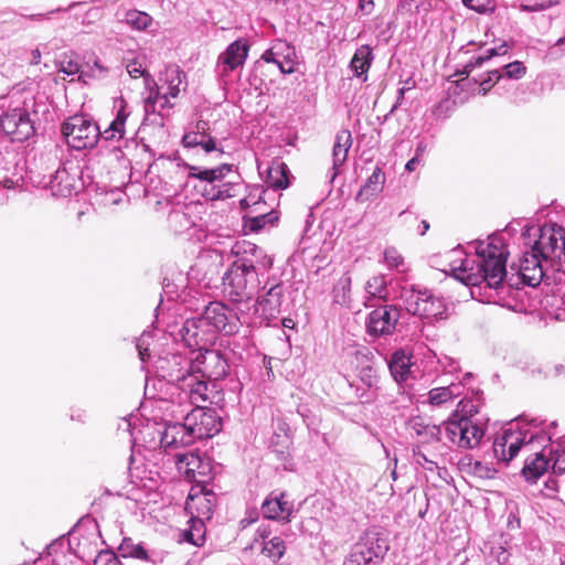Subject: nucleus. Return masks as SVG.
Here are the masks:
<instances>
[{
  "label": "nucleus",
  "mask_w": 565,
  "mask_h": 565,
  "mask_svg": "<svg viewBox=\"0 0 565 565\" xmlns=\"http://www.w3.org/2000/svg\"><path fill=\"white\" fill-rule=\"evenodd\" d=\"M477 413H478V405L475 404V402L465 399V398L458 403L457 411L455 412V414H457L459 416H467L470 418H473V416Z\"/></svg>",
  "instance_id": "09e8293b"
},
{
  "label": "nucleus",
  "mask_w": 565,
  "mask_h": 565,
  "mask_svg": "<svg viewBox=\"0 0 565 565\" xmlns=\"http://www.w3.org/2000/svg\"><path fill=\"white\" fill-rule=\"evenodd\" d=\"M186 168L189 177L199 181L195 188L206 200L217 201L235 198L245 188L233 164L223 163L212 169L199 166H186Z\"/></svg>",
  "instance_id": "39448f33"
},
{
  "label": "nucleus",
  "mask_w": 565,
  "mask_h": 565,
  "mask_svg": "<svg viewBox=\"0 0 565 565\" xmlns=\"http://www.w3.org/2000/svg\"><path fill=\"white\" fill-rule=\"evenodd\" d=\"M0 129L12 141H24L34 134L33 121L28 109L20 104L0 99Z\"/></svg>",
  "instance_id": "9d476101"
},
{
  "label": "nucleus",
  "mask_w": 565,
  "mask_h": 565,
  "mask_svg": "<svg viewBox=\"0 0 565 565\" xmlns=\"http://www.w3.org/2000/svg\"><path fill=\"white\" fill-rule=\"evenodd\" d=\"M94 565H128L120 562L117 555L109 551L98 553L94 561Z\"/></svg>",
  "instance_id": "3c124183"
},
{
  "label": "nucleus",
  "mask_w": 565,
  "mask_h": 565,
  "mask_svg": "<svg viewBox=\"0 0 565 565\" xmlns=\"http://www.w3.org/2000/svg\"><path fill=\"white\" fill-rule=\"evenodd\" d=\"M508 51L509 46L505 42H503L501 45L497 47L488 49L483 54L471 57V60L466 64L465 71L466 73L469 74L475 68L481 67L486 62H488L492 57L505 55Z\"/></svg>",
  "instance_id": "c9c22d12"
},
{
  "label": "nucleus",
  "mask_w": 565,
  "mask_h": 565,
  "mask_svg": "<svg viewBox=\"0 0 565 565\" xmlns=\"http://www.w3.org/2000/svg\"><path fill=\"white\" fill-rule=\"evenodd\" d=\"M401 297L406 303V310L419 316L428 322L447 319L448 305L444 299L435 297L427 289L403 288Z\"/></svg>",
  "instance_id": "6e6552de"
},
{
  "label": "nucleus",
  "mask_w": 565,
  "mask_h": 565,
  "mask_svg": "<svg viewBox=\"0 0 565 565\" xmlns=\"http://www.w3.org/2000/svg\"><path fill=\"white\" fill-rule=\"evenodd\" d=\"M286 551L285 542L279 536H274L269 541L264 543L262 553L266 555L267 557L278 561L282 557Z\"/></svg>",
  "instance_id": "ea45409f"
},
{
  "label": "nucleus",
  "mask_w": 565,
  "mask_h": 565,
  "mask_svg": "<svg viewBox=\"0 0 565 565\" xmlns=\"http://www.w3.org/2000/svg\"><path fill=\"white\" fill-rule=\"evenodd\" d=\"M195 372L202 375L207 384V380H217L227 374L228 364L225 359L216 351H205L194 359Z\"/></svg>",
  "instance_id": "2eb2a0df"
},
{
  "label": "nucleus",
  "mask_w": 565,
  "mask_h": 565,
  "mask_svg": "<svg viewBox=\"0 0 565 565\" xmlns=\"http://www.w3.org/2000/svg\"><path fill=\"white\" fill-rule=\"evenodd\" d=\"M401 318V309L395 305H381L365 318V332L372 339L386 338L394 334Z\"/></svg>",
  "instance_id": "f8f14e48"
},
{
  "label": "nucleus",
  "mask_w": 565,
  "mask_h": 565,
  "mask_svg": "<svg viewBox=\"0 0 565 565\" xmlns=\"http://www.w3.org/2000/svg\"><path fill=\"white\" fill-rule=\"evenodd\" d=\"M374 56L370 45H361L356 49L350 62V68L358 77L365 75L370 70Z\"/></svg>",
  "instance_id": "473e14b6"
},
{
  "label": "nucleus",
  "mask_w": 565,
  "mask_h": 565,
  "mask_svg": "<svg viewBox=\"0 0 565 565\" xmlns=\"http://www.w3.org/2000/svg\"><path fill=\"white\" fill-rule=\"evenodd\" d=\"M352 146V135L350 130H340L334 140L332 149V167L327 173L330 182L332 183L339 174L340 167L344 164L348 159L349 150Z\"/></svg>",
  "instance_id": "4be33fe9"
},
{
  "label": "nucleus",
  "mask_w": 565,
  "mask_h": 565,
  "mask_svg": "<svg viewBox=\"0 0 565 565\" xmlns=\"http://www.w3.org/2000/svg\"><path fill=\"white\" fill-rule=\"evenodd\" d=\"M277 216L274 212L264 213L252 217V230L258 231L263 228L267 223H273Z\"/></svg>",
  "instance_id": "864d4df0"
},
{
  "label": "nucleus",
  "mask_w": 565,
  "mask_h": 565,
  "mask_svg": "<svg viewBox=\"0 0 565 565\" xmlns=\"http://www.w3.org/2000/svg\"><path fill=\"white\" fill-rule=\"evenodd\" d=\"M526 74V67L520 61H514L512 63L505 64L502 67V71L492 70L489 72L490 81H494V83L499 82L501 78L505 77L509 79H520Z\"/></svg>",
  "instance_id": "f704fd0d"
},
{
  "label": "nucleus",
  "mask_w": 565,
  "mask_h": 565,
  "mask_svg": "<svg viewBox=\"0 0 565 565\" xmlns=\"http://www.w3.org/2000/svg\"><path fill=\"white\" fill-rule=\"evenodd\" d=\"M388 367L396 382H406L413 375L414 363L412 356L399 350L393 353Z\"/></svg>",
  "instance_id": "cd10ccee"
},
{
  "label": "nucleus",
  "mask_w": 565,
  "mask_h": 565,
  "mask_svg": "<svg viewBox=\"0 0 565 565\" xmlns=\"http://www.w3.org/2000/svg\"><path fill=\"white\" fill-rule=\"evenodd\" d=\"M260 511L265 519L289 522L294 503L287 500L284 492H273L262 503Z\"/></svg>",
  "instance_id": "6ab92c4d"
},
{
  "label": "nucleus",
  "mask_w": 565,
  "mask_h": 565,
  "mask_svg": "<svg viewBox=\"0 0 565 565\" xmlns=\"http://www.w3.org/2000/svg\"><path fill=\"white\" fill-rule=\"evenodd\" d=\"M365 292L367 294V299L365 301L366 307H372L370 303L371 299H379L382 301H387L390 297V291L387 288V278L385 275H374L367 279L365 282Z\"/></svg>",
  "instance_id": "7c9ffc66"
},
{
  "label": "nucleus",
  "mask_w": 565,
  "mask_h": 565,
  "mask_svg": "<svg viewBox=\"0 0 565 565\" xmlns=\"http://www.w3.org/2000/svg\"><path fill=\"white\" fill-rule=\"evenodd\" d=\"M448 107V100H444L441 103H439L433 110V113L437 116H440L441 111L444 110V108H447Z\"/></svg>",
  "instance_id": "774afa93"
},
{
  "label": "nucleus",
  "mask_w": 565,
  "mask_h": 565,
  "mask_svg": "<svg viewBox=\"0 0 565 565\" xmlns=\"http://www.w3.org/2000/svg\"><path fill=\"white\" fill-rule=\"evenodd\" d=\"M151 339L150 333H142V335L137 340L136 348L138 350L139 358L142 362H146L150 359L149 352V340Z\"/></svg>",
  "instance_id": "8fccbe9b"
},
{
  "label": "nucleus",
  "mask_w": 565,
  "mask_h": 565,
  "mask_svg": "<svg viewBox=\"0 0 565 565\" xmlns=\"http://www.w3.org/2000/svg\"><path fill=\"white\" fill-rule=\"evenodd\" d=\"M548 455L551 458H548L550 461H553L552 463V470L554 473L562 475L565 472V450L564 449H551L548 451Z\"/></svg>",
  "instance_id": "a18cd8bd"
},
{
  "label": "nucleus",
  "mask_w": 565,
  "mask_h": 565,
  "mask_svg": "<svg viewBox=\"0 0 565 565\" xmlns=\"http://www.w3.org/2000/svg\"><path fill=\"white\" fill-rule=\"evenodd\" d=\"M470 9L478 12L492 11L494 6L491 0H462Z\"/></svg>",
  "instance_id": "5fc2aeb1"
},
{
  "label": "nucleus",
  "mask_w": 565,
  "mask_h": 565,
  "mask_svg": "<svg viewBox=\"0 0 565 565\" xmlns=\"http://www.w3.org/2000/svg\"><path fill=\"white\" fill-rule=\"evenodd\" d=\"M412 428L416 431L417 435L425 434L436 440H440L443 436V424L440 426L436 425H424L417 420L412 424Z\"/></svg>",
  "instance_id": "c03bdc74"
},
{
  "label": "nucleus",
  "mask_w": 565,
  "mask_h": 565,
  "mask_svg": "<svg viewBox=\"0 0 565 565\" xmlns=\"http://www.w3.org/2000/svg\"><path fill=\"white\" fill-rule=\"evenodd\" d=\"M473 255H467L461 247L446 253L448 268L443 270L467 286H482L484 290L495 291L504 288L507 276V250L503 239L499 236H489L487 241H479L472 245Z\"/></svg>",
  "instance_id": "f257e3e1"
},
{
  "label": "nucleus",
  "mask_w": 565,
  "mask_h": 565,
  "mask_svg": "<svg viewBox=\"0 0 565 565\" xmlns=\"http://www.w3.org/2000/svg\"><path fill=\"white\" fill-rule=\"evenodd\" d=\"M472 472L480 478H492L495 473V470L489 467L487 463L481 461H475L472 465Z\"/></svg>",
  "instance_id": "6e6d98bb"
},
{
  "label": "nucleus",
  "mask_w": 565,
  "mask_h": 565,
  "mask_svg": "<svg viewBox=\"0 0 565 565\" xmlns=\"http://www.w3.org/2000/svg\"><path fill=\"white\" fill-rule=\"evenodd\" d=\"M462 394L461 383H451L448 386L431 388L428 392V403L433 406H443Z\"/></svg>",
  "instance_id": "c756f323"
},
{
  "label": "nucleus",
  "mask_w": 565,
  "mask_h": 565,
  "mask_svg": "<svg viewBox=\"0 0 565 565\" xmlns=\"http://www.w3.org/2000/svg\"><path fill=\"white\" fill-rule=\"evenodd\" d=\"M535 236H539L537 250L553 268L565 274V230L556 225L539 227L526 224L523 227L524 239Z\"/></svg>",
  "instance_id": "0eeeda50"
},
{
  "label": "nucleus",
  "mask_w": 565,
  "mask_h": 565,
  "mask_svg": "<svg viewBox=\"0 0 565 565\" xmlns=\"http://www.w3.org/2000/svg\"><path fill=\"white\" fill-rule=\"evenodd\" d=\"M374 0H359V10L365 14L370 15L374 10Z\"/></svg>",
  "instance_id": "052dcab7"
},
{
  "label": "nucleus",
  "mask_w": 565,
  "mask_h": 565,
  "mask_svg": "<svg viewBox=\"0 0 565 565\" xmlns=\"http://www.w3.org/2000/svg\"><path fill=\"white\" fill-rule=\"evenodd\" d=\"M49 180L45 181L52 194L55 196H70L74 190V178L67 172L65 168L58 167L54 173L50 174Z\"/></svg>",
  "instance_id": "bb28decb"
},
{
  "label": "nucleus",
  "mask_w": 565,
  "mask_h": 565,
  "mask_svg": "<svg viewBox=\"0 0 565 565\" xmlns=\"http://www.w3.org/2000/svg\"><path fill=\"white\" fill-rule=\"evenodd\" d=\"M145 89L147 94L145 97L146 114H160L161 110L173 107V104L152 76L146 75Z\"/></svg>",
  "instance_id": "5701e85b"
},
{
  "label": "nucleus",
  "mask_w": 565,
  "mask_h": 565,
  "mask_svg": "<svg viewBox=\"0 0 565 565\" xmlns=\"http://www.w3.org/2000/svg\"><path fill=\"white\" fill-rule=\"evenodd\" d=\"M210 129V126H209V122L205 121V120H199L194 128L192 130H194L195 132H203L204 135H210L207 131Z\"/></svg>",
  "instance_id": "e2e57ef3"
},
{
  "label": "nucleus",
  "mask_w": 565,
  "mask_h": 565,
  "mask_svg": "<svg viewBox=\"0 0 565 565\" xmlns=\"http://www.w3.org/2000/svg\"><path fill=\"white\" fill-rule=\"evenodd\" d=\"M278 67L282 74H291L296 71V51L295 47L285 42V47L280 49Z\"/></svg>",
  "instance_id": "58836bf2"
},
{
  "label": "nucleus",
  "mask_w": 565,
  "mask_h": 565,
  "mask_svg": "<svg viewBox=\"0 0 565 565\" xmlns=\"http://www.w3.org/2000/svg\"><path fill=\"white\" fill-rule=\"evenodd\" d=\"M120 555L124 558H135L147 562L149 559L148 552L140 543H135L131 539H124L119 546Z\"/></svg>",
  "instance_id": "4c0bfd02"
},
{
  "label": "nucleus",
  "mask_w": 565,
  "mask_h": 565,
  "mask_svg": "<svg viewBox=\"0 0 565 565\" xmlns=\"http://www.w3.org/2000/svg\"><path fill=\"white\" fill-rule=\"evenodd\" d=\"M250 256L237 258L223 275L224 292L235 305V315L239 323H249L252 309L257 311V306L252 303L257 292L262 269L267 270L273 265V259L264 250L254 244H248L245 254Z\"/></svg>",
  "instance_id": "f03ea898"
},
{
  "label": "nucleus",
  "mask_w": 565,
  "mask_h": 565,
  "mask_svg": "<svg viewBox=\"0 0 565 565\" xmlns=\"http://www.w3.org/2000/svg\"><path fill=\"white\" fill-rule=\"evenodd\" d=\"M248 51L249 46L246 41L236 40L231 43L217 60L222 74L226 75L228 72L243 66L247 58Z\"/></svg>",
  "instance_id": "412c9836"
},
{
  "label": "nucleus",
  "mask_w": 565,
  "mask_h": 565,
  "mask_svg": "<svg viewBox=\"0 0 565 565\" xmlns=\"http://www.w3.org/2000/svg\"><path fill=\"white\" fill-rule=\"evenodd\" d=\"M266 183L275 190H284L289 185L288 169L284 162H276L269 167Z\"/></svg>",
  "instance_id": "72a5a7b5"
},
{
  "label": "nucleus",
  "mask_w": 565,
  "mask_h": 565,
  "mask_svg": "<svg viewBox=\"0 0 565 565\" xmlns=\"http://www.w3.org/2000/svg\"><path fill=\"white\" fill-rule=\"evenodd\" d=\"M215 507V495L203 488H192L185 502V510L200 521L210 520Z\"/></svg>",
  "instance_id": "a211bd4d"
},
{
  "label": "nucleus",
  "mask_w": 565,
  "mask_h": 565,
  "mask_svg": "<svg viewBox=\"0 0 565 565\" xmlns=\"http://www.w3.org/2000/svg\"><path fill=\"white\" fill-rule=\"evenodd\" d=\"M282 302V286L281 284H276L269 287L266 294L256 300H252V303L257 306V311L254 312L252 309V315L249 316V323L252 322L253 316L259 313L260 318L269 323V321L278 316L280 312V307Z\"/></svg>",
  "instance_id": "dca6fc26"
},
{
  "label": "nucleus",
  "mask_w": 565,
  "mask_h": 565,
  "mask_svg": "<svg viewBox=\"0 0 565 565\" xmlns=\"http://www.w3.org/2000/svg\"><path fill=\"white\" fill-rule=\"evenodd\" d=\"M383 554L382 547L373 541L358 543L352 548L343 565H371Z\"/></svg>",
  "instance_id": "a878e982"
},
{
  "label": "nucleus",
  "mask_w": 565,
  "mask_h": 565,
  "mask_svg": "<svg viewBox=\"0 0 565 565\" xmlns=\"http://www.w3.org/2000/svg\"><path fill=\"white\" fill-rule=\"evenodd\" d=\"M547 6L544 3L539 2L537 0H524L520 8L522 11H540L545 9Z\"/></svg>",
  "instance_id": "13d9d810"
},
{
  "label": "nucleus",
  "mask_w": 565,
  "mask_h": 565,
  "mask_svg": "<svg viewBox=\"0 0 565 565\" xmlns=\"http://www.w3.org/2000/svg\"><path fill=\"white\" fill-rule=\"evenodd\" d=\"M182 145L185 148H195L200 146L206 153L216 152L217 158L223 154V150L217 148L216 141L211 137V135L195 132L194 130H189L183 135Z\"/></svg>",
  "instance_id": "c85d7f7f"
},
{
  "label": "nucleus",
  "mask_w": 565,
  "mask_h": 565,
  "mask_svg": "<svg viewBox=\"0 0 565 565\" xmlns=\"http://www.w3.org/2000/svg\"><path fill=\"white\" fill-rule=\"evenodd\" d=\"M192 431L184 419L183 423L167 424L161 431L160 445L163 448H179L189 446L194 441Z\"/></svg>",
  "instance_id": "aec40b11"
},
{
  "label": "nucleus",
  "mask_w": 565,
  "mask_h": 565,
  "mask_svg": "<svg viewBox=\"0 0 565 565\" xmlns=\"http://www.w3.org/2000/svg\"><path fill=\"white\" fill-rule=\"evenodd\" d=\"M427 145L424 141H419L415 149V157H420L426 152Z\"/></svg>",
  "instance_id": "69168bd1"
},
{
  "label": "nucleus",
  "mask_w": 565,
  "mask_h": 565,
  "mask_svg": "<svg viewBox=\"0 0 565 565\" xmlns=\"http://www.w3.org/2000/svg\"><path fill=\"white\" fill-rule=\"evenodd\" d=\"M198 322L199 320L196 321L195 319H188L181 329L182 338L188 343L189 347L199 344V342L196 341V338L199 335Z\"/></svg>",
  "instance_id": "79ce46f5"
},
{
  "label": "nucleus",
  "mask_w": 565,
  "mask_h": 565,
  "mask_svg": "<svg viewBox=\"0 0 565 565\" xmlns=\"http://www.w3.org/2000/svg\"><path fill=\"white\" fill-rule=\"evenodd\" d=\"M126 70L128 72V74L132 77V78H138V77H142L143 78V83H146V75L147 76H151L145 68L143 66V57L142 56H137L132 60H129L126 64Z\"/></svg>",
  "instance_id": "37998d69"
},
{
  "label": "nucleus",
  "mask_w": 565,
  "mask_h": 565,
  "mask_svg": "<svg viewBox=\"0 0 565 565\" xmlns=\"http://www.w3.org/2000/svg\"><path fill=\"white\" fill-rule=\"evenodd\" d=\"M419 163H420V159L418 157H414L407 161L405 169L408 172H413Z\"/></svg>",
  "instance_id": "0e129e2a"
},
{
  "label": "nucleus",
  "mask_w": 565,
  "mask_h": 565,
  "mask_svg": "<svg viewBox=\"0 0 565 565\" xmlns=\"http://www.w3.org/2000/svg\"><path fill=\"white\" fill-rule=\"evenodd\" d=\"M413 0H402L397 4V11L404 12L405 10H409L412 7Z\"/></svg>",
  "instance_id": "338daca9"
},
{
  "label": "nucleus",
  "mask_w": 565,
  "mask_h": 565,
  "mask_svg": "<svg viewBox=\"0 0 565 565\" xmlns=\"http://www.w3.org/2000/svg\"><path fill=\"white\" fill-rule=\"evenodd\" d=\"M523 244L530 247V250L523 253V257L519 266V276L521 280L532 287L537 286L544 276L542 262L548 263L541 250H537V237H531L524 239L523 234L521 235Z\"/></svg>",
  "instance_id": "ddd939ff"
},
{
  "label": "nucleus",
  "mask_w": 565,
  "mask_h": 565,
  "mask_svg": "<svg viewBox=\"0 0 565 565\" xmlns=\"http://www.w3.org/2000/svg\"><path fill=\"white\" fill-rule=\"evenodd\" d=\"M185 401L180 406H185L181 413H186L184 419L192 431L194 439L211 438L221 430V419L216 412L201 405Z\"/></svg>",
  "instance_id": "9b49d317"
},
{
  "label": "nucleus",
  "mask_w": 565,
  "mask_h": 565,
  "mask_svg": "<svg viewBox=\"0 0 565 565\" xmlns=\"http://www.w3.org/2000/svg\"><path fill=\"white\" fill-rule=\"evenodd\" d=\"M58 71L68 76L78 74L81 71L78 58L73 54H65L58 62Z\"/></svg>",
  "instance_id": "a19ab883"
},
{
  "label": "nucleus",
  "mask_w": 565,
  "mask_h": 565,
  "mask_svg": "<svg viewBox=\"0 0 565 565\" xmlns=\"http://www.w3.org/2000/svg\"><path fill=\"white\" fill-rule=\"evenodd\" d=\"M121 21L134 30L145 31L152 24L153 20L148 13L132 9L125 12V17Z\"/></svg>",
  "instance_id": "e433bc0d"
},
{
  "label": "nucleus",
  "mask_w": 565,
  "mask_h": 565,
  "mask_svg": "<svg viewBox=\"0 0 565 565\" xmlns=\"http://www.w3.org/2000/svg\"><path fill=\"white\" fill-rule=\"evenodd\" d=\"M116 116L108 128L100 131L98 125L84 116L75 115L64 122L62 132L70 147L76 150L94 148L99 139L119 141L126 134V121L129 117L127 103L124 98L115 102Z\"/></svg>",
  "instance_id": "20e7f679"
},
{
  "label": "nucleus",
  "mask_w": 565,
  "mask_h": 565,
  "mask_svg": "<svg viewBox=\"0 0 565 565\" xmlns=\"http://www.w3.org/2000/svg\"><path fill=\"white\" fill-rule=\"evenodd\" d=\"M194 360L173 353L160 356L156 361L159 375L168 382L171 402L182 404L205 403L209 399L207 383L195 372Z\"/></svg>",
  "instance_id": "7ed1b4c3"
},
{
  "label": "nucleus",
  "mask_w": 565,
  "mask_h": 565,
  "mask_svg": "<svg viewBox=\"0 0 565 565\" xmlns=\"http://www.w3.org/2000/svg\"><path fill=\"white\" fill-rule=\"evenodd\" d=\"M177 467L181 475L191 482H206L211 473L209 459H203L194 452L175 455Z\"/></svg>",
  "instance_id": "4468645a"
},
{
  "label": "nucleus",
  "mask_w": 565,
  "mask_h": 565,
  "mask_svg": "<svg viewBox=\"0 0 565 565\" xmlns=\"http://www.w3.org/2000/svg\"><path fill=\"white\" fill-rule=\"evenodd\" d=\"M548 441H545L542 446L535 445L534 450H529L533 452L534 456H530L525 460V465L522 469V475L530 482H535L548 468L550 460L546 455V445Z\"/></svg>",
  "instance_id": "393cba45"
},
{
  "label": "nucleus",
  "mask_w": 565,
  "mask_h": 565,
  "mask_svg": "<svg viewBox=\"0 0 565 565\" xmlns=\"http://www.w3.org/2000/svg\"><path fill=\"white\" fill-rule=\"evenodd\" d=\"M414 462L431 472L438 469L437 462L429 459L420 449H414Z\"/></svg>",
  "instance_id": "de8ad7c7"
},
{
  "label": "nucleus",
  "mask_w": 565,
  "mask_h": 565,
  "mask_svg": "<svg viewBox=\"0 0 565 565\" xmlns=\"http://www.w3.org/2000/svg\"><path fill=\"white\" fill-rule=\"evenodd\" d=\"M199 323L211 326L226 334H233L238 330L237 323L228 318L227 307L221 302H211L199 319Z\"/></svg>",
  "instance_id": "f3484780"
},
{
  "label": "nucleus",
  "mask_w": 565,
  "mask_h": 565,
  "mask_svg": "<svg viewBox=\"0 0 565 565\" xmlns=\"http://www.w3.org/2000/svg\"><path fill=\"white\" fill-rule=\"evenodd\" d=\"M384 260L391 268L399 269L403 266V257L395 248H386L384 252Z\"/></svg>",
  "instance_id": "603ef678"
},
{
  "label": "nucleus",
  "mask_w": 565,
  "mask_h": 565,
  "mask_svg": "<svg viewBox=\"0 0 565 565\" xmlns=\"http://www.w3.org/2000/svg\"><path fill=\"white\" fill-rule=\"evenodd\" d=\"M60 11H62V9L58 8L56 10H52L46 13L32 14V15H30V19L34 20V21H42L44 19H50L55 12H60Z\"/></svg>",
  "instance_id": "680f3d73"
},
{
  "label": "nucleus",
  "mask_w": 565,
  "mask_h": 565,
  "mask_svg": "<svg viewBox=\"0 0 565 565\" xmlns=\"http://www.w3.org/2000/svg\"><path fill=\"white\" fill-rule=\"evenodd\" d=\"M281 47H285V41H276L270 49L266 50L263 53L262 60L266 63H274L278 66L279 53H282V51L280 50Z\"/></svg>",
  "instance_id": "49530a36"
},
{
  "label": "nucleus",
  "mask_w": 565,
  "mask_h": 565,
  "mask_svg": "<svg viewBox=\"0 0 565 565\" xmlns=\"http://www.w3.org/2000/svg\"><path fill=\"white\" fill-rule=\"evenodd\" d=\"M260 191L255 189V193L250 192L247 196L241 200L239 204L243 210L248 209L252 205L260 203Z\"/></svg>",
  "instance_id": "4d7b16f0"
},
{
  "label": "nucleus",
  "mask_w": 565,
  "mask_h": 565,
  "mask_svg": "<svg viewBox=\"0 0 565 565\" xmlns=\"http://www.w3.org/2000/svg\"><path fill=\"white\" fill-rule=\"evenodd\" d=\"M552 436L539 428L535 420L529 426L522 420L511 423L493 440L494 457L504 463L511 461L520 451L534 450L535 445L542 446L551 441Z\"/></svg>",
  "instance_id": "423d86ee"
},
{
  "label": "nucleus",
  "mask_w": 565,
  "mask_h": 565,
  "mask_svg": "<svg viewBox=\"0 0 565 565\" xmlns=\"http://www.w3.org/2000/svg\"><path fill=\"white\" fill-rule=\"evenodd\" d=\"M443 434L455 446L462 449L478 447L484 437V424L467 416L452 414L443 423Z\"/></svg>",
  "instance_id": "1a4fd4ad"
},
{
  "label": "nucleus",
  "mask_w": 565,
  "mask_h": 565,
  "mask_svg": "<svg viewBox=\"0 0 565 565\" xmlns=\"http://www.w3.org/2000/svg\"><path fill=\"white\" fill-rule=\"evenodd\" d=\"M186 75L177 65H168L159 76V86L169 99L177 98L180 92L186 88Z\"/></svg>",
  "instance_id": "b1692460"
},
{
  "label": "nucleus",
  "mask_w": 565,
  "mask_h": 565,
  "mask_svg": "<svg viewBox=\"0 0 565 565\" xmlns=\"http://www.w3.org/2000/svg\"><path fill=\"white\" fill-rule=\"evenodd\" d=\"M184 540L195 546H201L204 542V535L200 533L195 534L193 531H185Z\"/></svg>",
  "instance_id": "bf43d9fd"
},
{
  "label": "nucleus",
  "mask_w": 565,
  "mask_h": 565,
  "mask_svg": "<svg viewBox=\"0 0 565 565\" xmlns=\"http://www.w3.org/2000/svg\"><path fill=\"white\" fill-rule=\"evenodd\" d=\"M385 175L380 167H376L372 174L367 178L365 184L356 194V200L364 202L379 194L384 186Z\"/></svg>",
  "instance_id": "2f4dec72"
}]
</instances>
